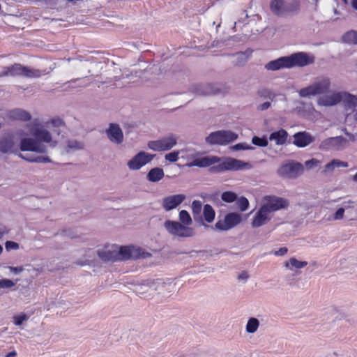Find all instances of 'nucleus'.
<instances>
[{"instance_id": "obj_42", "label": "nucleus", "mask_w": 357, "mask_h": 357, "mask_svg": "<svg viewBox=\"0 0 357 357\" xmlns=\"http://www.w3.org/2000/svg\"><path fill=\"white\" fill-rule=\"evenodd\" d=\"M7 250H17L19 248V244L14 241H6L5 244Z\"/></svg>"}, {"instance_id": "obj_26", "label": "nucleus", "mask_w": 357, "mask_h": 357, "mask_svg": "<svg viewBox=\"0 0 357 357\" xmlns=\"http://www.w3.org/2000/svg\"><path fill=\"white\" fill-rule=\"evenodd\" d=\"M164 177V171L162 168L151 169L148 173L147 178L151 182H157Z\"/></svg>"}, {"instance_id": "obj_3", "label": "nucleus", "mask_w": 357, "mask_h": 357, "mask_svg": "<svg viewBox=\"0 0 357 357\" xmlns=\"http://www.w3.org/2000/svg\"><path fill=\"white\" fill-rule=\"evenodd\" d=\"M3 75L12 77H24L26 78H36L41 76L39 70L30 68L20 63H14L4 68Z\"/></svg>"}, {"instance_id": "obj_43", "label": "nucleus", "mask_w": 357, "mask_h": 357, "mask_svg": "<svg viewBox=\"0 0 357 357\" xmlns=\"http://www.w3.org/2000/svg\"><path fill=\"white\" fill-rule=\"evenodd\" d=\"M26 314L18 315L14 317V323L16 326H20L24 321L27 319Z\"/></svg>"}, {"instance_id": "obj_45", "label": "nucleus", "mask_w": 357, "mask_h": 357, "mask_svg": "<svg viewBox=\"0 0 357 357\" xmlns=\"http://www.w3.org/2000/svg\"><path fill=\"white\" fill-rule=\"evenodd\" d=\"M344 208L342 207V208H338L333 215V219L334 220L342 219L344 217Z\"/></svg>"}, {"instance_id": "obj_52", "label": "nucleus", "mask_w": 357, "mask_h": 357, "mask_svg": "<svg viewBox=\"0 0 357 357\" xmlns=\"http://www.w3.org/2000/svg\"><path fill=\"white\" fill-rule=\"evenodd\" d=\"M77 145H78V143L77 142H70L68 144L69 147H70V148H74V147L80 148V146H77Z\"/></svg>"}, {"instance_id": "obj_46", "label": "nucleus", "mask_w": 357, "mask_h": 357, "mask_svg": "<svg viewBox=\"0 0 357 357\" xmlns=\"http://www.w3.org/2000/svg\"><path fill=\"white\" fill-rule=\"evenodd\" d=\"M235 150H248L251 149V146L245 143H238L233 147Z\"/></svg>"}, {"instance_id": "obj_47", "label": "nucleus", "mask_w": 357, "mask_h": 357, "mask_svg": "<svg viewBox=\"0 0 357 357\" xmlns=\"http://www.w3.org/2000/svg\"><path fill=\"white\" fill-rule=\"evenodd\" d=\"M288 249L286 247L280 248L278 250L274 252L275 256H283L287 254Z\"/></svg>"}, {"instance_id": "obj_31", "label": "nucleus", "mask_w": 357, "mask_h": 357, "mask_svg": "<svg viewBox=\"0 0 357 357\" xmlns=\"http://www.w3.org/2000/svg\"><path fill=\"white\" fill-rule=\"evenodd\" d=\"M307 262L305 261H298L296 258H290L288 261L285 263V266L287 268H302L307 266Z\"/></svg>"}, {"instance_id": "obj_6", "label": "nucleus", "mask_w": 357, "mask_h": 357, "mask_svg": "<svg viewBox=\"0 0 357 357\" xmlns=\"http://www.w3.org/2000/svg\"><path fill=\"white\" fill-rule=\"evenodd\" d=\"M238 135L230 130H219L211 132L206 138V142L209 144L225 145L236 140Z\"/></svg>"}, {"instance_id": "obj_20", "label": "nucleus", "mask_w": 357, "mask_h": 357, "mask_svg": "<svg viewBox=\"0 0 357 357\" xmlns=\"http://www.w3.org/2000/svg\"><path fill=\"white\" fill-rule=\"evenodd\" d=\"M270 9L275 15L284 16L285 15L286 1L284 0H271Z\"/></svg>"}, {"instance_id": "obj_40", "label": "nucleus", "mask_w": 357, "mask_h": 357, "mask_svg": "<svg viewBox=\"0 0 357 357\" xmlns=\"http://www.w3.org/2000/svg\"><path fill=\"white\" fill-rule=\"evenodd\" d=\"M179 151L170 152L165 155V159L171 162H176L178 160Z\"/></svg>"}, {"instance_id": "obj_24", "label": "nucleus", "mask_w": 357, "mask_h": 357, "mask_svg": "<svg viewBox=\"0 0 357 357\" xmlns=\"http://www.w3.org/2000/svg\"><path fill=\"white\" fill-rule=\"evenodd\" d=\"M287 137V132L284 129H280L278 131L272 132L269 136V139L275 141L278 145H282L285 144Z\"/></svg>"}, {"instance_id": "obj_4", "label": "nucleus", "mask_w": 357, "mask_h": 357, "mask_svg": "<svg viewBox=\"0 0 357 357\" xmlns=\"http://www.w3.org/2000/svg\"><path fill=\"white\" fill-rule=\"evenodd\" d=\"M331 86L328 78L324 77L315 82L314 84L304 87L298 91V94L302 98H310L326 93Z\"/></svg>"}, {"instance_id": "obj_19", "label": "nucleus", "mask_w": 357, "mask_h": 357, "mask_svg": "<svg viewBox=\"0 0 357 357\" xmlns=\"http://www.w3.org/2000/svg\"><path fill=\"white\" fill-rule=\"evenodd\" d=\"M112 249H105L98 250V254L100 258L104 261H116L119 260L118 251L116 248H112Z\"/></svg>"}, {"instance_id": "obj_56", "label": "nucleus", "mask_w": 357, "mask_h": 357, "mask_svg": "<svg viewBox=\"0 0 357 357\" xmlns=\"http://www.w3.org/2000/svg\"><path fill=\"white\" fill-rule=\"evenodd\" d=\"M3 234H4L3 229L0 228V238L3 236Z\"/></svg>"}, {"instance_id": "obj_35", "label": "nucleus", "mask_w": 357, "mask_h": 357, "mask_svg": "<svg viewBox=\"0 0 357 357\" xmlns=\"http://www.w3.org/2000/svg\"><path fill=\"white\" fill-rule=\"evenodd\" d=\"M221 198L224 202H227V203H231V202H234L236 199L237 195L234 192L226 191L222 194Z\"/></svg>"}, {"instance_id": "obj_15", "label": "nucleus", "mask_w": 357, "mask_h": 357, "mask_svg": "<svg viewBox=\"0 0 357 357\" xmlns=\"http://www.w3.org/2000/svg\"><path fill=\"white\" fill-rule=\"evenodd\" d=\"M220 161V158L217 156H204L202 158H198L193 160L192 162L186 164L188 167H210Z\"/></svg>"}, {"instance_id": "obj_8", "label": "nucleus", "mask_w": 357, "mask_h": 357, "mask_svg": "<svg viewBox=\"0 0 357 357\" xmlns=\"http://www.w3.org/2000/svg\"><path fill=\"white\" fill-rule=\"evenodd\" d=\"M177 143V138L174 135L158 140L150 141L148 147L154 151H165L172 149Z\"/></svg>"}, {"instance_id": "obj_5", "label": "nucleus", "mask_w": 357, "mask_h": 357, "mask_svg": "<svg viewBox=\"0 0 357 357\" xmlns=\"http://www.w3.org/2000/svg\"><path fill=\"white\" fill-rule=\"evenodd\" d=\"M252 165L250 162H244L234 158H228L218 165L210 167L209 171L211 173H220L227 170H240L250 169Z\"/></svg>"}, {"instance_id": "obj_53", "label": "nucleus", "mask_w": 357, "mask_h": 357, "mask_svg": "<svg viewBox=\"0 0 357 357\" xmlns=\"http://www.w3.org/2000/svg\"><path fill=\"white\" fill-rule=\"evenodd\" d=\"M352 7L357 10V0H351Z\"/></svg>"}, {"instance_id": "obj_48", "label": "nucleus", "mask_w": 357, "mask_h": 357, "mask_svg": "<svg viewBox=\"0 0 357 357\" xmlns=\"http://www.w3.org/2000/svg\"><path fill=\"white\" fill-rule=\"evenodd\" d=\"M271 107L270 102H265L257 106V109L260 111H264L268 109Z\"/></svg>"}, {"instance_id": "obj_13", "label": "nucleus", "mask_w": 357, "mask_h": 357, "mask_svg": "<svg viewBox=\"0 0 357 357\" xmlns=\"http://www.w3.org/2000/svg\"><path fill=\"white\" fill-rule=\"evenodd\" d=\"M185 199V195L178 194L165 197L162 199V206L166 211L176 208Z\"/></svg>"}, {"instance_id": "obj_27", "label": "nucleus", "mask_w": 357, "mask_h": 357, "mask_svg": "<svg viewBox=\"0 0 357 357\" xmlns=\"http://www.w3.org/2000/svg\"><path fill=\"white\" fill-rule=\"evenodd\" d=\"M342 42L349 45H357V31L351 30L342 36Z\"/></svg>"}, {"instance_id": "obj_10", "label": "nucleus", "mask_w": 357, "mask_h": 357, "mask_svg": "<svg viewBox=\"0 0 357 357\" xmlns=\"http://www.w3.org/2000/svg\"><path fill=\"white\" fill-rule=\"evenodd\" d=\"M241 221V217L239 214L229 213L225 215L223 220H219L215 223V228L219 230L227 231L234 227L239 224Z\"/></svg>"}, {"instance_id": "obj_54", "label": "nucleus", "mask_w": 357, "mask_h": 357, "mask_svg": "<svg viewBox=\"0 0 357 357\" xmlns=\"http://www.w3.org/2000/svg\"><path fill=\"white\" fill-rule=\"evenodd\" d=\"M346 135L349 137V139L351 140V141H355V137L354 135L351 134V133H349L347 132H345Z\"/></svg>"}, {"instance_id": "obj_50", "label": "nucleus", "mask_w": 357, "mask_h": 357, "mask_svg": "<svg viewBox=\"0 0 357 357\" xmlns=\"http://www.w3.org/2000/svg\"><path fill=\"white\" fill-rule=\"evenodd\" d=\"M248 278V274L246 271H243L238 276V280H246Z\"/></svg>"}, {"instance_id": "obj_1", "label": "nucleus", "mask_w": 357, "mask_h": 357, "mask_svg": "<svg viewBox=\"0 0 357 357\" xmlns=\"http://www.w3.org/2000/svg\"><path fill=\"white\" fill-rule=\"evenodd\" d=\"M47 125L50 128L52 127V133L42 128H36L32 132L34 138H23L21 139L20 150L22 151H33L43 153L47 151V148L43 143H47L50 146L55 147L57 145L58 140L52 135L56 134L57 136H59L61 134L60 128L63 127L65 123L61 119L56 117L48 122Z\"/></svg>"}, {"instance_id": "obj_23", "label": "nucleus", "mask_w": 357, "mask_h": 357, "mask_svg": "<svg viewBox=\"0 0 357 357\" xmlns=\"http://www.w3.org/2000/svg\"><path fill=\"white\" fill-rule=\"evenodd\" d=\"M8 117L10 119L22 121H28L31 119V114L21 109H14L9 112Z\"/></svg>"}, {"instance_id": "obj_39", "label": "nucleus", "mask_w": 357, "mask_h": 357, "mask_svg": "<svg viewBox=\"0 0 357 357\" xmlns=\"http://www.w3.org/2000/svg\"><path fill=\"white\" fill-rule=\"evenodd\" d=\"M15 284V282H14L13 280L10 279H1L0 280V289H6V288H11L14 287Z\"/></svg>"}, {"instance_id": "obj_44", "label": "nucleus", "mask_w": 357, "mask_h": 357, "mask_svg": "<svg viewBox=\"0 0 357 357\" xmlns=\"http://www.w3.org/2000/svg\"><path fill=\"white\" fill-rule=\"evenodd\" d=\"M319 163L320 162L318 160L312 158L311 160L306 161L305 165L307 169H311L314 167L317 166Z\"/></svg>"}, {"instance_id": "obj_41", "label": "nucleus", "mask_w": 357, "mask_h": 357, "mask_svg": "<svg viewBox=\"0 0 357 357\" xmlns=\"http://www.w3.org/2000/svg\"><path fill=\"white\" fill-rule=\"evenodd\" d=\"M347 102L349 107H354L357 106V97L353 95L348 94L347 98Z\"/></svg>"}, {"instance_id": "obj_34", "label": "nucleus", "mask_w": 357, "mask_h": 357, "mask_svg": "<svg viewBox=\"0 0 357 357\" xmlns=\"http://www.w3.org/2000/svg\"><path fill=\"white\" fill-rule=\"evenodd\" d=\"M192 212L194 218L196 219L197 216H199L202 209V204L199 200H194L192 203Z\"/></svg>"}, {"instance_id": "obj_9", "label": "nucleus", "mask_w": 357, "mask_h": 357, "mask_svg": "<svg viewBox=\"0 0 357 357\" xmlns=\"http://www.w3.org/2000/svg\"><path fill=\"white\" fill-rule=\"evenodd\" d=\"M264 201L266 202L263 206L268 209L271 213L282 208H287L289 204L287 199L273 195L265 196Z\"/></svg>"}, {"instance_id": "obj_17", "label": "nucleus", "mask_w": 357, "mask_h": 357, "mask_svg": "<svg viewBox=\"0 0 357 357\" xmlns=\"http://www.w3.org/2000/svg\"><path fill=\"white\" fill-rule=\"evenodd\" d=\"M106 132L111 142L116 144H121L123 142V134L118 124L110 123Z\"/></svg>"}, {"instance_id": "obj_28", "label": "nucleus", "mask_w": 357, "mask_h": 357, "mask_svg": "<svg viewBox=\"0 0 357 357\" xmlns=\"http://www.w3.org/2000/svg\"><path fill=\"white\" fill-rule=\"evenodd\" d=\"M203 215L204 220L207 222L211 223L214 220L215 213L210 204H205L204 206Z\"/></svg>"}, {"instance_id": "obj_59", "label": "nucleus", "mask_w": 357, "mask_h": 357, "mask_svg": "<svg viewBox=\"0 0 357 357\" xmlns=\"http://www.w3.org/2000/svg\"><path fill=\"white\" fill-rule=\"evenodd\" d=\"M347 203H348V204H352V203H353V202H352V201H351V200H349V201H348V202H347Z\"/></svg>"}, {"instance_id": "obj_33", "label": "nucleus", "mask_w": 357, "mask_h": 357, "mask_svg": "<svg viewBox=\"0 0 357 357\" xmlns=\"http://www.w3.org/2000/svg\"><path fill=\"white\" fill-rule=\"evenodd\" d=\"M259 325V322L256 318H250L246 325V331L250 333H255Z\"/></svg>"}, {"instance_id": "obj_32", "label": "nucleus", "mask_w": 357, "mask_h": 357, "mask_svg": "<svg viewBox=\"0 0 357 357\" xmlns=\"http://www.w3.org/2000/svg\"><path fill=\"white\" fill-rule=\"evenodd\" d=\"M257 95L263 98H269L273 100L275 98V94L273 93L270 89L262 87L258 89Z\"/></svg>"}, {"instance_id": "obj_12", "label": "nucleus", "mask_w": 357, "mask_h": 357, "mask_svg": "<svg viewBox=\"0 0 357 357\" xmlns=\"http://www.w3.org/2000/svg\"><path fill=\"white\" fill-rule=\"evenodd\" d=\"M153 158V155L144 151H140L128 162V167L131 170H138L149 162Z\"/></svg>"}, {"instance_id": "obj_51", "label": "nucleus", "mask_w": 357, "mask_h": 357, "mask_svg": "<svg viewBox=\"0 0 357 357\" xmlns=\"http://www.w3.org/2000/svg\"><path fill=\"white\" fill-rule=\"evenodd\" d=\"M16 356H17V352L15 351H13L8 352L6 355V357H15Z\"/></svg>"}, {"instance_id": "obj_11", "label": "nucleus", "mask_w": 357, "mask_h": 357, "mask_svg": "<svg viewBox=\"0 0 357 357\" xmlns=\"http://www.w3.org/2000/svg\"><path fill=\"white\" fill-rule=\"evenodd\" d=\"M303 171V165L298 162L288 163L282 165L278 170L280 176L287 178L296 177Z\"/></svg>"}, {"instance_id": "obj_36", "label": "nucleus", "mask_w": 357, "mask_h": 357, "mask_svg": "<svg viewBox=\"0 0 357 357\" xmlns=\"http://www.w3.org/2000/svg\"><path fill=\"white\" fill-rule=\"evenodd\" d=\"M179 219L181 222L185 225H189L192 223L191 217L188 212L185 210H182L180 211Z\"/></svg>"}, {"instance_id": "obj_55", "label": "nucleus", "mask_w": 357, "mask_h": 357, "mask_svg": "<svg viewBox=\"0 0 357 357\" xmlns=\"http://www.w3.org/2000/svg\"><path fill=\"white\" fill-rule=\"evenodd\" d=\"M333 139H337L340 141H345V139L342 137H337L335 138H332Z\"/></svg>"}, {"instance_id": "obj_16", "label": "nucleus", "mask_w": 357, "mask_h": 357, "mask_svg": "<svg viewBox=\"0 0 357 357\" xmlns=\"http://www.w3.org/2000/svg\"><path fill=\"white\" fill-rule=\"evenodd\" d=\"M294 144L303 148L308 146L314 141V137L307 132H298L294 135Z\"/></svg>"}, {"instance_id": "obj_37", "label": "nucleus", "mask_w": 357, "mask_h": 357, "mask_svg": "<svg viewBox=\"0 0 357 357\" xmlns=\"http://www.w3.org/2000/svg\"><path fill=\"white\" fill-rule=\"evenodd\" d=\"M252 142L253 144L264 147L268 145V140L265 137H259L257 136H254L252 139Z\"/></svg>"}, {"instance_id": "obj_21", "label": "nucleus", "mask_w": 357, "mask_h": 357, "mask_svg": "<svg viewBox=\"0 0 357 357\" xmlns=\"http://www.w3.org/2000/svg\"><path fill=\"white\" fill-rule=\"evenodd\" d=\"M15 142L13 135H8L0 139V151L3 153L13 152Z\"/></svg>"}, {"instance_id": "obj_14", "label": "nucleus", "mask_w": 357, "mask_h": 357, "mask_svg": "<svg viewBox=\"0 0 357 357\" xmlns=\"http://www.w3.org/2000/svg\"><path fill=\"white\" fill-rule=\"evenodd\" d=\"M271 213L263 205L256 213L252 221V226L254 228L259 227L271 220Z\"/></svg>"}, {"instance_id": "obj_38", "label": "nucleus", "mask_w": 357, "mask_h": 357, "mask_svg": "<svg viewBox=\"0 0 357 357\" xmlns=\"http://www.w3.org/2000/svg\"><path fill=\"white\" fill-rule=\"evenodd\" d=\"M238 205L241 211H245L249 206V202L245 197H241L238 200Z\"/></svg>"}, {"instance_id": "obj_22", "label": "nucleus", "mask_w": 357, "mask_h": 357, "mask_svg": "<svg viewBox=\"0 0 357 357\" xmlns=\"http://www.w3.org/2000/svg\"><path fill=\"white\" fill-rule=\"evenodd\" d=\"M346 94L342 93H333L331 96H325L319 100V104L325 106L335 105L341 102L343 96Z\"/></svg>"}, {"instance_id": "obj_7", "label": "nucleus", "mask_w": 357, "mask_h": 357, "mask_svg": "<svg viewBox=\"0 0 357 357\" xmlns=\"http://www.w3.org/2000/svg\"><path fill=\"white\" fill-rule=\"evenodd\" d=\"M164 226L167 231L173 236L179 237H190L194 234V231L192 228L185 227L177 221L166 220Z\"/></svg>"}, {"instance_id": "obj_58", "label": "nucleus", "mask_w": 357, "mask_h": 357, "mask_svg": "<svg viewBox=\"0 0 357 357\" xmlns=\"http://www.w3.org/2000/svg\"><path fill=\"white\" fill-rule=\"evenodd\" d=\"M3 252V248L2 246L0 245V255Z\"/></svg>"}, {"instance_id": "obj_57", "label": "nucleus", "mask_w": 357, "mask_h": 357, "mask_svg": "<svg viewBox=\"0 0 357 357\" xmlns=\"http://www.w3.org/2000/svg\"><path fill=\"white\" fill-rule=\"evenodd\" d=\"M353 179L354 181H357V173L354 175Z\"/></svg>"}, {"instance_id": "obj_49", "label": "nucleus", "mask_w": 357, "mask_h": 357, "mask_svg": "<svg viewBox=\"0 0 357 357\" xmlns=\"http://www.w3.org/2000/svg\"><path fill=\"white\" fill-rule=\"evenodd\" d=\"M252 51L248 49L245 52H238L236 53V56H238V58L245 57L247 59L249 55L251 54Z\"/></svg>"}, {"instance_id": "obj_29", "label": "nucleus", "mask_w": 357, "mask_h": 357, "mask_svg": "<svg viewBox=\"0 0 357 357\" xmlns=\"http://www.w3.org/2000/svg\"><path fill=\"white\" fill-rule=\"evenodd\" d=\"M300 10V3L298 0L286 2L285 15L298 13Z\"/></svg>"}, {"instance_id": "obj_18", "label": "nucleus", "mask_w": 357, "mask_h": 357, "mask_svg": "<svg viewBox=\"0 0 357 357\" xmlns=\"http://www.w3.org/2000/svg\"><path fill=\"white\" fill-rule=\"evenodd\" d=\"M139 255V250L135 249L133 246H121L118 251L119 260L137 258Z\"/></svg>"}, {"instance_id": "obj_25", "label": "nucleus", "mask_w": 357, "mask_h": 357, "mask_svg": "<svg viewBox=\"0 0 357 357\" xmlns=\"http://www.w3.org/2000/svg\"><path fill=\"white\" fill-rule=\"evenodd\" d=\"M349 165L347 162H343L337 159H333L325 165L324 173L332 172L335 168L348 167Z\"/></svg>"}, {"instance_id": "obj_2", "label": "nucleus", "mask_w": 357, "mask_h": 357, "mask_svg": "<svg viewBox=\"0 0 357 357\" xmlns=\"http://www.w3.org/2000/svg\"><path fill=\"white\" fill-rule=\"evenodd\" d=\"M314 56L305 52H298L289 56L280 57L271 61L266 65V68L271 70H277L283 68H292L294 66L303 67L313 63Z\"/></svg>"}, {"instance_id": "obj_30", "label": "nucleus", "mask_w": 357, "mask_h": 357, "mask_svg": "<svg viewBox=\"0 0 357 357\" xmlns=\"http://www.w3.org/2000/svg\"><path fill=\"white\" fill-rule=\"evenodd\" d=\"M19 157L21 158L31 162H37V163H47L50 162V160L47 156H31V157H26L24 156L23 154L20 153Z\"/></svg>"}]
</instances>
